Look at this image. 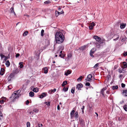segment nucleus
Listing matches in <instances>:
<instances>
[{
    "instance_id": "nucleus-1",
    "label": "nucleus",
    "mask_w": 127,
    "mask_h": 127,
    "mask_svg": "<svg viewBox=\"0 0 127 127\" xmlns=\"http://www.w3.org/2000/svg\"><path fill=\"white\" fill-rule=\"evenodd\" d=\"M55 38L56 43L58 44L62 43L64 41L65 38L63 33L59 31L56 32L55 34Z\"/></svg>"
},
{
    "instance_id": "nucleus-2",
    "label": "nucleus",
    "mask_w": 127,
    "mask_h": 127,
    "mask_svg": "<svg viewBox=\"0 0 127 127\" xmlns=\"http://www.w3.org/2000/svg\"><path fill=\"white\" fill-rule=\"evenodd\" d=\"M93 38L96 40L95 44L96 47L98 48H100V46H102V45L104 40L101 39L100 37L97 36H94Z\"/></svg>"
},
{
    "instance_id": "nucleus-3",
    "label": "nucleus",
    "mask_w": 127,
    "mask_h": 127,
    "mask_svg": "<svg viewBox=\"0 0 127 127\" xmlns=\"http://www.w3.org/2000/svg\"><path fill=\"white\" fill-rule=\"evenodd\" d=\"M75 110V108H74L70 112V115L71 118L74 117L76 119H77L78 117V111L75 112V114H74Z\"/></svg>"
},
{
    "instance_id": "nucleus-4",
    "label": "nucleus",
    "mask_w": 127,
    "mask_h": 127,
    "mask_svg": "<svg viewBox=\"0 0 127 127\" xmlns=\"http://www.w3.org/2000/svg\"><path fill=\"white\" fill-rule=\"evenodd\" d=\"M14 76V74L12 73H11L9 76L8 77L7 79L8 81H10L13 79V77Z\"/></svg>"
},
{
    "instance_id": "nucleus-5",
    "label": "nucleus",
    "mask_w": 127,
    "mask_h": 127,
    "mask_svg": "<svg viewBox=\"0 0 127 127\" xmlns=\"http://www.w3.org/2000/svg\"><path fill=\"white\" fill-rule=\"evenodd\" d=\"M83 87V85L81 83L78 84L77 85L76 89L78 90H81V88Z\"/></svg>"
},
{
    "instance_id": "nucleus-6",
    "label": "nucleus",
    "mask_w": 127,
    "mask_h": 127,
    "mask_svg": "<svg viewBox=\"0 0 127 127\" xmlns=\"http://www.w3.org/2000/svg\"><path fill=\"white\" fill-rule=\"evenodd\" d=\"M106 88H103L101 90V91L100 93L104 97H105V95L104 94V91H105L106 90Z\"/></svg>"
},
{
    "instance_id": "nucleus-7",
    "label": "nucleus",
    "mask_w": 127,
    "mask_h": 127,
    "mask_svg": "<svg viewBox=\"0 0 127 127\" xmlns=\"http://www.w3.org/2000/svg\"><path fill=\"white\" fill-rule=\"evenodd\" d=\"M92 76L91 74L88 75L87 77V80L88 81H90L92 79Z\"/></svg>"
},
{
    "instance_id": "nucleus-8",
    "label": "nucleus",
    "mask_w": 127,
    "mask_h": 127,
    "mask_svg": "<svg viewBox=\"0 0 127 127\" xmlns=\"http://www.w3.org/2000/svg\"><path fill=\"white\" fill-rule=\"evenodd\" d=\"M6 97H2L0 99V103L1 104H2L4 103L6 100Z\"/></svg>"
},
{
    "instance_id": "nucleus-9",
    "label": "nucleus",
    "mask_w": 127,
    "mask_h": 127,
    "mask_svg": "<svg viewBox=\"0 0 127 127\" xmlns=\"http://www.w3.org/2000/svg\"><path fill=\"white\" fill-rule=\"evenodd\" d=\"M95 51V49L93 48L91 50L90 52V56L93 57H94V56L93 55V54L94 53Z\"/></svg>"
},
{
    "instance_id": "nucleus-10",
    "label": "nucleus",
    "mask_w": 127,
    "mask_h": 127,
    "mask_svg": "<svg viewBox=\"0 0 127 127\" xmlns=\"http://www.w3.org/2000/svg\"><path fill=\"white\" fill-rule=\"evenodd\" d=\"M47 94L45 93H43L40 96L39 98H42L46 96Z\"/></svg>"
},
{
    "instance_id": "nucleus-11",
    "label": "nucleus",
    "mask_w": 127,
    "mask_h": 127,
    "mask_svg": "<svg viewBox=\"0 0 127 127\" xmlns=\"http://www.w3.org/2000/svg\"><path fill=\"white\" fill-rule=\"evenodd\" d=\"M2 106L1 105H0V110H1V108ZM3 115L2 113L1 112V111H0V121L3 118Z\"/></svg>"
},
{
    "instance_id": "nucleus-12",
    "label": "nucleus",
    "mask_w": 127,
    "mask_h": 127,
    "mask_svg": "<svg viewBox=\"0 0 127 127\" xmlns=\"http://www.w3.org/2000/svg\"><path fill=\"white\" fill-rule=\"evenodd\" d=\"M10 10L11 11V13H13L15 15H16V14L14 11V8L13 7H11L10 8Z\"/></svg>"
},
{
    "instance_id": "nucleus-13",
    "label": "nucleus",
    "mask_w": 127,
    "mask_h": 127,
    "mask_svg": "<svg viewBox=\"0 0 127 127\" xmlns=\"http://www.w3.org/2000/svg\"><path fill=\"white\" fill-rule=\"evenodd\" d=\"M4 71L5 70L4 69L1 68L0 72V75H2L4 73Z\"/></svg>"
},
{
    "instance_id": "nucleus-14",
    "label": "nucleus",
    "mask_w": 127,
    "mask_h": 127,
    "mask_svg": "<svg viewBox=\"0 0 127 127\" xmlns=\"http://www.w3.org/2000/svg\"><path fill=\"white\" fill-rule=\"evenodd\" d=\"M71 73V71H70L69 70H68L65 73L64 75L66 76H67L69 74H70Z\"/></svg>"
},
{
    "instance_id": "nucleus-15",
    "label": "nucleus",
    "mask_w": 127,
    "mask_h": 127,
    "mask_svg": "<svg viewBox=\"0 0 127 127\" xmlns=\"http://www.w3.org/2000/svg\"><path fill=\"white\" fill-rule=\"evenodd\" d=\"M123 67H124V68L127 67V64L126 62H123Z\"/></svg>"
},
{
    "instance_id": "nucleus-16",
    "label": "nucleus",
    "mask_w": 127,
    "mask_h": 127,
    "mask_svg": "<svg viewBox=\"0 0 127 127\" xmlns=\"http://www.w3.org/2000/svg\"><path fill=\"white\" fill-rule=\"evenodd\" d=\"M20 94H16V95H14L13 97V98H14V100L15 99L17 98H18L20 96Z\"/></svg>"
},
{
    "instance_id": "nucleus-17",
    "label": "nucleus",
    "mask_w": 127,
    "mask_h": 127,
    "mask_svg": "<svg viewBox=\"0 0 127 127\" xmlns=\"http://www.w3.org/2000/svg\"><path fill=\"white\" fill-rule=\"evenodd\" d=\"M126 26V24L123 23L120 25V27L121 29H122L124 28Z\"/></svg>"
},
{
    "instance_id": "nucleus-18",
    "label": "nucleus",
    "mask_w": 127,
    "mask_h": 127,
    "mask_svg": "<svg viewBox=\"0 0 127 127\" xmlns=\"http://www.w3.org/2000/svg\"><path fill=\"white\" fill-rule=\"evenodd\" d=\"M123 94L125 96H127V90H124Z\"/></svg>"
},
{
    "instance_id": "nucleus-19",
    "label": "nucleus",
    "mask_w": 127,
    "mask_h": 127,
    "mask_svg": "<svg viewBox=\"0 0 127 127\" xmlns=\"http://www.w3.org/2000/svg\"><path fill=\"white\" fill-rule=\"evenodd\" d=\"M51 3V1L49 0L46 1L44 2V3L45 4H48Z\"/></svg>"
},
{
    "instance_id": "nucleus-20",
    "label": "nucleus",
    "mask_w": 127,
    "mask_h": 127,
    "mask_svg": "<svg viewBox=\"0 0 127 127\" xmlns=\"http://www.w3.org/2000/svg\"><path fill=\"white\" fill-rule=\"evenodd\" d=\"M32 91L35 92H37L38 91V89L37 88H34L32 90Z\"/></svg>"
},
{
    "instance_id": "nucleus-21",
    "label": "nucleus",
    "mask_w": 127,
    "mask_h": 127,
    "mask_svg": "<svg viewBox=\"0 0 127 127\" xmlns=\"http://www.w3.org/2000/svg\"><path fill=\"white\" fill-rule=\"evenodd\" d=\"M29 94L30 96L32 97L34 96V93L33 92L31 91L29 93Z\"/></svg>"
},
{
    "instance_id": "nucleus-22",
    "label": "nucleus",
    "mask_w": 127,
    "mask_h": 127,
    "mask_svg": "<svg viewBox=\"0 0 127 127\" xmlns=\"http://www.w3.org/2000/svg\"><path fill=\"white\" fill-rule=\"evenodd\" d=\"M43 70L44 71V72L46 74L48 72V69L46 67H44L43 68Z\"/></svg>"
},
{
    "instance_id": "nucleus-23",
    "label": "nucleus",
    "mask_w": 127,
    "mask_h": 127,
    "mask_svg": "<svg viewBox=\"0 0 127 127\" xmlns=\"http://www.w3.org/2000/svg\"><path fill=\"white\" fill-rule=\"evenodd\" d=\"M67 84V81H65L63 82V84H62V86L64 87Z\"/></svg>"
},
{
    "instance_id": "nucleus-24",
    "label": "nucleus",
    "mask_w": 127,
    "mask_h": 127,
    "mask_svg": "<svg viewBox=\"0 0 127 127\" xmlns=\"http://www.w3.org/2000/svg\"><path fill=\"white\" fill-rule=\"evenodd\" d=\"M5 64L6 65V66L7 67H8L10 64V63L9 62V61L7 60L5 63Z\"/></svg>"
},
{
    "instance_id": "nucleus-25",
    "label": "nucleus",
    "mask_w": 127,
    "mask_h": 127,
    "mask_svg": "<svg viewBox=\"0 0 127 127\" xmlns=\"http://www.w3.org/2000/svg\"><path fill=\"white\" fill-rule=\"evenodd\" d=\"M33 111L34 113H36L39 112V110L35 108L33 110Z\"/></svg>"
},
{
    "instance_id": "nucleus-26",
    "label": "nucleus",
    "mask_w": 127,
    "mask_h": 127,
    "mask_svg": "<svg viewBox=\"0 0 127 127\" xmlns=\"http://www.w3.org/2000/svg\"><path fill=\"white\" fill-rule=\"evenodd\" d=\"M72 57V54L71 53H69L67 54V57L68 59L71 58Z\"/></svg>"
},
{
    "instance_id": "nucleus-27",
    "label": "nucleus",
    "mask_w": 127,
    "mask_h": 127,
    "mask_svg": "<svg viewBox=\"0 0 127 127\" xmlns=\"http://www.w3.org/2000/svg\"><path fill=\"white\" fill-rule=\"evenodd\" d=\"M55 15L57 17L59 15L61 14L60 12L56 11L55 12Z\"/></svg>"
},
{
    "instance_id": "nucleus-28",
    "label": "nucleus",
    "mask_w": 127,
    "mask_h": 127,
    "mask_svg": "<svg viewBox=\"0 0 127 127\" xmlns=\"http://www.w3.org/2000/svg\"><path fill=\"white\" fill-rule=\"evenodd\" d=\"M118 88V86H113L112 87V89L113 90H114L115 89H117Z\"/></svg>"
},
{
    "instance_id": "nucleus-29",
    "label": "nucleus",
    "mask_w": 127,
    "mask_h": 127,
    "mask_svg": "<svg viewBox=\"0 0 127 127\" xmlns=\"http://www.w3.org/2000/svg\"><path fill=\"white\" fill-rule=\"evenodd\" d=\"M44 103L47 105L48 106L50 105V102H46L45 101L44 102Z\"/></svg>"
},
{
    "instance_id": "nucleus-30",
    "label": "nucleus",
    "mask_w": 127,
    "mask_h": 127,
    "mask_svg": "<svg viewBox=\"0 0 127 127\" xmlns=\"http://www.w3.org/2000/svg\"><path fill=\"white\" fill-rule=\"evenodd\" d=\"M19 64L20 65L19 67L20 68H22L24 66L23 64V63L22 62L20 63Z\"/></svg>"
},
{
    "instance_id": "nucleus-31",
    "label": "nucleus",
    "mask_w": 127,
    "mask_h": 127,
    "mask_svg": "<svg viewBox=\"0 0 127 127\" xmlns=\"http://www.w3.org/2000/svg\"><path fill=\"white\" fill-rule=\"evenodd\" d=\"M118 70L119 72L120 73H121L123 72V69H121V68H119L118 69Z\"/></svg>"
},
{
    "instance_id": "nucleus-32",
    "label": "nucleus",
    "mask_w": 127,
    "mask_h": 127,
    "mask_svg": "<svg viewBox=\"0 0 127 127\" xmlns=\"http://www.w3.org/2000/svg\"><path fill=\"white\" fill-rule=\"evenodd\" d=\"M75 89L73 87L71 89V92L72 94H74V93Z\"/></svg>"
},
{
    "instance_id": "nucleus-33",
    "label": "nucleus",
    "mask_w": 127,
    "mask_h": 127,
    "mask_svg": "<svg viewBox=\"0 0 127 127\" xmlns=\"http://www.w3.org/2000/svg\"><path fill=\"white\" fill-rule=\"evenodd\" d=\"M65 56V54H60L59 55V56L61 58H64Z\"/></svg>"
},
{
    "instance_id": "nucleus-34",
    "label": "nucleus",
    "mask_w": 127,
    "mask_h": 127,
    "mask_svg": "<svg viewBox=\"0 0 127 127\" xmlns=\"http://www.w3.org/2000/svg\"><path fill=\"white\" fill-rule=\"evenodd\" d=\"M18 94V93H17V92H16V91H15L12 94V95L11 97L12 98V97H13L14 95H16V94Z\"/></svg>"
},
{
    "instance_id": "nucleus-35",
    "label": "nucleus",
    "mask_w": 127,
    "mask_h": 127,
    "mask_svg": "<svg viewBox=\"0 0 127 127\" xmlns=\"http://www.w3.org/2000/svg\"><path fill=\"white\" fill-rule=\"evenodd\" d=\"M68 89V87L65 88V87H64L63 88V91H64L65 92H66L67 91Z\"/></svg>"
},
{
    "instance_id": "nucleus-36",
    "label": "nucleus",
    "mask_w": 127,
    "mask_h": 127,
    "mask_svg": "<svg viewBox=\"0 0 127 127\" xmlns=\"http://www.w3.org/2000/svg\"><path fill=\"white\" fill-rule=\"evenodd\" d=\"M28 33V32L27 31H26L23 34V36H26L27 35Z\"/></svg>"
},
{
    "instance_id": "nucleus-37",
    "label": "nucleus",
    "mask_w": 127,
    "mask_h": 127,
    "mask_svg": "<svg viewBox=\"0 0 127 127\" xmlns=\"http://www.w3.org/2000/svg\"><path fill=\"white\" fill-rule=\"evenodd\" d=\"M82 76H80L77 79V80L78 81H81L82 78Z\"/></svg>"
},
{
    "instance_id": "nucleus-38",
    "label": "nucleus",
    "mask_w": 127,
    "mask_h": 127,
    "mask_svg": "<svg viewBox=\"0 0 127 127\" xmlns=\"http://www.w3.org/2000/svg\"><path fill=\"white\" fill-rule=\"evenodd\" d=\"M44 32V30H43L42 29L41 31V35L42 36H43Z\"/></svg>"
},
{
    "instance_id": "nucleus-39",
    "label": "nucleus",
    "mask_w": 127,
    "mask_h": 127,
    "mask_svg": "<svg viewBox=\"0 0 127 127\" xmlns=\"http://www.w3.org/2000/svg\"><path fill=\"white\" fill-rule=\"evenodd\" d=\"M124 109L126 111H127V105H125L123 107Z\"/></svg>"
},
{
    "instance_id": "nucleus-40",
    "label": "nucleus",
    "mask_w": 127,
    "mask_h": 127,
    "mask_svg": "<svg viewBox=\"0 0 127 127\" xmlns=\"http://www.w3.org/2000/svg\"><path fill=\"white\" fill-rule=\"evenodd\" d=\"M30 123L29 122H28L27 123V127H30Z\"/></svg>"
},
{
    "instance_id": "nucleus-41",
    "label": "nucleus",
    "mask_w": 127,
    "mask_h": 127,
    "mask_svg": "<svg viewBox=\"0 0 127 127\" xmlns=\"http://www.w3.org/2000/svg\"><path fill=\"white\" fill-rule=\"evenodd\" d=\"M86 45H84L83 46H82L81 48V49L82 50H84L86 47Z\"/></svg>"
},
{
    "instance_id": "nucleus-42",
    "label": "nucleus",
    "mask_w": 127,
    "mask_h": 127,
    "mask_svg": "<svg viewBox=\"0 0 127 127\" xmlns=\"http://www.w3.org/2000/svg\"><path fill=\"white\" fill-rule=\"evenodd\" d=\"M124 119V118L121 117H119L118 118V120L119 121H121Z\"/></svg>"
},
{
    "instance_id": "nucleus-43",
    "label": "nucleus",
    "mask_w": 127,
    "mask_h": 127,
    "mask_svg": "<svg viewBox=\"0 0 127 127\" xmlns=\"http://www.w3.org/2000/svg\"><path fill=\"white\" fill-rule=\"evenodd\" d=\"M116 37V38H115L114 39V40L116 41L117 40L119 39V35H117V36Z\"/></svg>"
},
{
    "instance_id": "nucleus-44",
    "label": "nucleus",
    "mask_w": 127,
    "mask_h": 127,
    "mask_svg": "<svg viewBox=\"0 0 127 127\" xmlns=\"http://www.w3.org/2000/svg\"><path fill=\"white\" fill-rule=\"evenodd\" d=\"M98 64L97 63L94 66V68H96L97 67H98Z\"/></svg>"
},
{
    "instance_id": "nucleus-45",
    "label": "nucleus",
    "mask_w": 127,
    "mask_h": 127,
    "mask_svg": "<svg viewBox=\"0 0 127 127\" xmlns=\"http://www.w3.org/2000/svg\"><path fill=\"white\" fill-rule=\"evenodd\" d=\"M95 24L93 22H92V23H91V24L90 25V26H92L93 27L94 26H95Z\"/></svg>"
},
{
    "instance_id": "nucleus-46",
    "label": "nucleus",
    "mask_w": 127,
    "mask_h": 127,
    "mask_svg": "<svg viewBox=\"0 0 127 127\" xmlns=\"http://www.w3.org/2000/svg\"><path fill=\"white\" fill-rule=\"evenodd\" d=\"M121 86L122 88H124L125 86V84L122 83L121 84Z\"/></svg>"
},
{
    "instance_id": "nucleus-47",
    "label": "nucleus",
    "mask_w": 127,
    "mask_h": 127,
    "mask_svg": "<svg viewBox=\"0 0 127 127\" xmlns=\"http://www.w3.org/2000/svg\"><path fill=\"white\" fill-rule=\"evenodd\" d=\"M90 85V83L89 82H87L85 84V85L86 86H89Z\"/></svg>"
},
{
    "instance_id": "nucleus-48",
    "label": "nucleus",
    "mask_w": 127,
    "mask_h": 127,
    "mask_svg": "<svg viewBox=\"0 0 127 127\" xmlns=\"http://www.w3.org/2000/svg\"><path fill=\"white\" fill-rule=\"evenodd\" d=\"M8 88L10 90L12 88V86L11 85H9L8 86Z\"/></svg>"
},
{
    "instance_id": "nucleus-49",
    "label": "nucleus",
    "mask_w": 127,
    "mask_h": 127,
    "mask_svg": "<svg viewBox=\"0 0 127 127\" xmlns=\"http://www.w3.org/2000/svg\"><path fill=\"white\" fill-rule=\"evenodd\" d=\"M89 28L90 30H92L93 29V27L90 25L89 27Z\"/></svg>"
},
{
    "instance_id": "nucleus-50",
    "label": "nucleus",
    "mask_w": 127,
    "mask_h": 127,
    "mask_svg": "<svg viewBox=\"0 0 127 127\" xmlns=\"http://www.w3.org/2000/svg\"><path fill=\"white\" fill-rule=\"evenodd\" d=\"M123 55L124 56H127V51L126 52L124 53Z\"/></svg>"
},
{
    "instance_id": "nucleus-51",
    "label": "nucleus",
    "mask_w": 127,
    "mask_h": 127,
    "mask_svg": "<svg viewBox=\"0 0 127 127\" xmlns=\"http://www.w3.org/2000/svg\"><path fill=\"white\" fill-rule=\"evenodd\" d=\"M29 101L28 100H27L26 102V104L27 105H28L29 104Z\"/></svg>"
},
{
    "instance_id": "nucleus-52",
    "label": "nucleus",
    "mask_w": 127,
    "mask_h": 127,
    "mask_svg": "<svg viewBox=\"0 0 127 127\" xmlns=\"http://www.w3.org/2000/svg\"><path fill=\"white\" fill-rule=\"evenodd\" d=\"M21 91L20 90H17V91H16V92H17V93H18V94H20L19 93H20Z\"/></svg>"
},
{
    "instance_id": "nucleus-53",
    "label": "nucleus",
    "mask_w": 127,
    "mask_h": 127,
    "mask_svg": "<svg viewBox=\"0 0 127 127\" xmlns=\"http://www.w3.org/2000/svg\"><path fill=\"white\" fill-rule=\"evenodd\" d=\"M20 54L19 53H18L16 54V58H17L18 57H19L20 56Z\"/></svg>"
},
{
    "instance_id": "nucleus-54",
    "label": "nucleus",
    "mask_w": 127,
    "mask_h": 127,
    "mask_svg": "<svg viewBox=\"0 0 127 127\" xmlns=\"http://www.w3.org/2000/svg\"><path fill=\"white\" fill-rule=\"evenodd\" d=\"M38 126L39 127H42V125L41 124H39Z\"/></svg>"
},
{
    "instance_id": "nucleus-55",
    "label": "nucleus",
    "mask_w": 127,
    "mask_h": 127,
    "mask_svg": "<svg viewBox=\"0 0 127 127\" xmlns=\"http://www.w3.org/2000/svg\"><path fill=\"white\" fill-rule=\"evenodd\" d=\"M110 77H111V76L110 75H108L107 76V78L108 79H109Z\"/></svg>"
},
{
    "instance_id": "nucleus-56",
    "label": "nucleus",
    "mask_w": 127,
    "mask_h": 127,
    "mask_svg": "<svg viewBox=\"0 0 127 127\" xmlns=\"http://www.w3.org/2000/svg\"><path fill=\"white\" fill-rule=\"evenodd\" d=\"M95 114L96 115V118L97 119L98 118V114L96 112H95Z\"/></svg>"
},
{
    "instance_id": "nucleus-57",
    "label": "nucleus",
    "mask_w": 127,
    "mask_h": 127,
    "mask_svg": "<svg viewBox=\"0 0 127 127\" xmlns=\"http://www.w3.org/2000/svg\"><path fill=\"white\" fill-rule=\"evenodd\" d=\"M85 107V106H83L82 108H81V109L82 110H84Z\"/></svg>"
},
{
    "instance_id": "nucleus-58",
    "label": "nucleus",
    "mask_w": 127,
    "mask_h": 127,
    "mask_svg": "<svg viewBox=\"0 0 127 127\" xmlns=\"http://www.w3.org/2000/svg\"><path fill=\"white\" fill-rule=\"evenodd\" d=\"M34 113V112L33 111H31L29 112V114H33Z\"/></svg>"
},
{
    "instance_id": "nucleus-59",
    "label": "nucleus",
    "mask_w": 127,
    "mask_h": 127,
    "mask_svg": "<svg viewBox=\"0 0 127 127\" xmlns=\"http://www.w3.org/2000/svg\"><path fill=\"white\" fill-rule=\"evenodd\" d=\"M57 108L58 110H59L60 109V106L59 105H58L57 106Z\"/></svg>"
},
{
    "instance_id": "nucleus-60",
    "label": "nucleus",
    "mask_w": 127,
    "mask_h": 127,
    "mask_svg": "<svg viewBox=\"0 0 127 127\" xmlns=\"http://www.w3.org/2000/svg\"><path fill=\"white\" fill-rule=\"evenodd\" d=\"M123 76V75L122 74H120L119 75V78H122Z\"/></svg>"
},
{
    "instance_id": "nucleus-61",
    "label": "nucleus",
    "mask_w": 127,
    "mask_h": 127,
    "mask_svg": "<svg viewBox=\"0 0 127 127\" xmlns=\"http://www.w3.org/2000/svg\"><path fill=\"white\" fill-rule=\"evenodd\" d=\"M60 14L64 13V12L63 10H62V11L61 12H60Z\"/></svg>"
},
{
    "instance_id": "nucleus-62",
    "label": "nucleus",
    "mask_w": 127,
    "mask_h": 127,
    "mask_svg": "<svg viewBox=\"0 0 127 127\" xmlns=\"http://www.w3.org/2000/svg\"><path fill=\"white\" fill-rule=\"evenodd\" d=\"M53 92L54 93V92H55L56 91V89H54L53 90Z\"/></svg>"
},
{
    "instance_id": "nucleus-63",
    "label": "nucleus",
    "mask_w": 127,
    "mask_h": 127,
    "mask_svg": "<svg viewBox=\"0 0 127 127\" xmlns=\"http://www.w3.org/2000/svg\"><path fill=\"white\" fill-rule=\"evenodd\" d=\"M62 51H61L60 52V54H63L62 53Z\"/></svg>"
},
{
    "instance_id": "nucleus-64",
    "label": "nucleus",
    "mask_w": 127,
    "mask_h": 127,
    "mask_svg": "<svg viewBox=\"0 0 127 127\" xmlns=\"http://www.w3.org/2000/svg\"><path fill=\"white\" fill-rule=\"evenodd\" d=\"M61 7H59L58 8V10H61Z\"/></svg>"
}]
</instances>
